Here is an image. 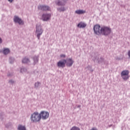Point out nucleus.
<instances>
[{
    "label": "nucleus",
    "mask_w": 130,
    "mask_h": 130,
    "mask_svg": "<svg viewBox=\"0 0 130 130\" xmlns=\"http://www.w3.org/2000/svg\"><path fill=\"white\" fill-rule=\"evenodd\" d=\"M128 56L130 58V50H129V51H128Z\"/></svg>",
    "instance_id": "nucleus-28"
},
{
    "label": "nucleus",
    "mask_w": 130,
    "mask_h": 130,
    "mask_svg": "<svg viewBox=\"0 0 130 130\" xmlns=\"http://www.w3.org/2000/svg\"><path fill=\"white\" fill-rule=\"evenodd\" d=\"M8 77H11L12 76L10 73H8L7 74Z\"/></svg>",
    "instance_id": "nucleus-29"
},
{
    "label": "nucleus",
    "mask_w": 130,
    "mask_h": 130,
    "mask_svg": "<svg viewBox=\"0 0 130 130\" xmlns=\"http://www.w3.org/2000/svg\"><path fill=\"white\" fill-rule=\"evenodd\" d=\"M9 83L10 84H11L12 85H13V84H14V83H15V81H14V80H10L9 81Z\"/></svg>",
    "instance_id": "nucleus-22"
},
{
    "label": "nucleus",
    "mask_w": 130,
    "mask_h": 130,
    "mask_svg": "<svg viewBox=\"0 0 130 130\" xmlns=\"http://www.w3.org/2000/svg\"><path fill=\"white\" fill-rule=\"evenodd\" d=\"M3 43V40L0 38V44H2Z\"/></svg>",
    "instance_id": "nucleus-27"
},
{
    "label": "nucleus",
    "mask_w": 130,
    "mask_h": 130,
    "mask_svg": "<svg viewBox=\"0 0 130 130\" xmlns=\"http://www.w3.org/2000/svg\"><path fill=\"white\" fill-rule=\"evenodd\" d=\"M41 119V113L38 112H34V121H40Z\"/></svg>",
    "instance_id": "nucleus-8"
},
{
    "label": "nucleus",
    "mask_w": 130,
    "mask_h": 130,
    "mask_svg": "<svg viewBox=\"0 0 130 130\" xmlns=\"http://www.w3.org/2000/svg\"><path fill=\"white\" fill-rule=\"evenodd\" d=\"M66 59H63V60H59V61L57 62V67H58L59 68H64V67H66Z\"/></svg>",
    "instance_id": "nucleus-9"
},
{
    "label": "nucleus",
    "mask_w": 130,
    "mask_h": 130,
    "mask_svg": "<svg viewBox=\"0 0 130 130\" xmlns=\"http://www.w3.org/2000/svg\"><path fill=\"white\" fill-rule=\"evenodd\" d=\"M2 52L5 55H7V54L10 53V49L9 48H4Z\"/></svg>",
    "instance_id": "nucleus-14"
},
{
    "label": "nucleus",
    "mask_w": 130,
    "mask_h": 130,
    "mask_svg": "<svg viewBox=\"0 0 130 130\" xmlns=\"http://www.w3.org/2000/svg\"><path fill=\"white\" fill-rule=\"evenodd\" d=\"M129 71H123V72H122L121 73V76L123 80L126 81L129 78Z\"/></svg>",
    "instance_id": "nucleus-4"
},
{
    "label": "nucleus",
    "mask_w": 130,
    "mask_h": 130,
    "mask_svg": "<svg viewBox=\"0 0 130 130\" xmlns=\"http://www.w3.org/2000/svg\"><path fill=\"white\" fill-rule=\"evenodd\" d=\"M40 116L41 119L42 118V119H47L49 116V113L48 111H41Z\"/></svg>",
    "instance_id": "nucleus-6"
},
{
    "label": "nucleus",
    "mask_w": 130,
    "mask_h": 130,
    "mask_svg": "<svg viewBox=\"0 0 130 130\" xmlns=\"http://www.w3.org/2000/svg\"><path fill=\"white\" fill-rule=\"evenodd\" d=\"M15 60V59L13 58V57H10L9 58V62L10 63H13L14 62V61Z\"/></svg>",
    "instance_id": "nucleus-19"
},
{
    "label": "nucleus",
    "mask_w": 130,
    "mask_h": 130,
    "mask_svg": "<svg viewBox=\"0 0 130 130\" xmlns=\"http://www.w3.org/2000/svg\"><path fill=\"white\" fill-rule=\"evenodd\" d=\"M22 63H30V59L27 57H25L22 60Z\"/></svg>",
    "instance_id": "nucleus-12"
},
{
    "label": "nucleus",
    "mask_w": 130,
    "mask_h": 130,
    "mask_svg": "<svg viewBox=\"0 0 130 130\" xmlns=\"http://www.w3.org/2000/svg\"><path fill=\"white\" fill-rule=\"evenodd\" d=\"M13 21L15 24H19V25H23L24 24V21L22 20V19L17 16H14Z\"/></svg>",
    "instance_id": "nucleus-5"
},
{
    "label": "nucleus",
    "mask_w": 130,
    "mask_h": 130,
    "mask_svg": "<svg viewBox=\"0 0 130 130\" xmlns=\"http://www.w3.org/2000/svg\"><path fill=\"white\" fill-rule=\"evenodd\" d=\"M13 1H14V0H8V2H9L10 3H13Z\"/></svg>",
    "instance_id": "nucleus-26"
},
{
    "label": "nucleus",
    "mask_w": 130,
    "mask_h": 130,
    "mask_svg": "<svg viewBox=\"0 0 130 130\" xmlns=\"http://www.w3.org/2000/svg\"><path fill=\"white\" fill-rule=\"evenodd\" d=\"M51 13H44V14H42V19L43 21H48L51 19Z\"/></svg>",
    "instance_id": "nucleus-7"
},
{
    "label": "nucleus",
    "mask_w": 130,
    "mask_h": 130,
    "mask_svg": "<svg viewBox=\"0 0 130 130\" xmlns=\"http://www.w3.org/2000/svg\"><path fill=\"white\" fill-rule=\"evenodd\" d=\"M57 5H58V6H64V3H61V2H60V1H58Z\"/></svg>",
    "instance_id": "nucleus-20"
},
{
    "label": "nucleus",
    "mask_w": 130,
    "mask_h": 130,
    "mask_svg": "<svg viewBox=\"0 0 130 130\" xmlns=\"http://www.w3.org/2000/svg\"><path fill=\"white\" fill-rule=\"evenodd\" d=\"M90 130H98L96 127H92Z\"/></svg>",
    "instance_id": "nucleus-25"
},
{
    "label": "nucleus",
    "mask_w": 130,
    "mask_h": 130,
    "mask_svg": "<svg viewBox=\"0 0 130 130\" xmlns=\"http://www.w3.org/2000/svg\"><path fill=\"white\" fill-rule=\"evenodd\" d=\"M38 60H39L38 58H37V59L36 60V62H38Z\"/></svg>",
    "instance_id": "nucleus-31"
},
{
    "label": "nucleus",
    "mask_w": 130,
    "mask_h": 130,
    "mask_svg": "<svg viewBox=\"0 0 130 130\" xmlns=\"http://www.w3.org/2000/svg\"><path fill=\"white\" fill-rule=\"evenodd\" d=\"M75 13L78 15H82V14H85L86 11L85 10H82V9H78V10H76Z\"/></svg>",
    "instance_id": "nucleus-13"
},
{
    "label": "nucleus",
    "mask_w": 130,
    "mask_h": 130,
    "mask_svg": "<svg viewBox=\"0 0 130 130\" xmlns=\"http://www.w3.org/2000/svg\"><path fill=\"white\" fill-rule=\"evenodd\" d=\"M30 119H31V121H33V115H32V114H31Z\"/></svg>",
    "instance_id": "nucleus-24"
},
{
    "label": "nucleus",
    "mask_w": 130,
    "mask_h": 130,
    "mask_svg": "<svg viewBox=\"0 0 130 130\" xmlns=\"http://www.w3.org/2000/svg\"><path fill=\"white\" fill-rule=\"evenodd\" d=\"M39 85H40V83L39 82H37L35 84V87H39Z\"/></svg>",
    "instance_id": "nucleus-21"
},
{
    "label": "nucleus",
    "mask_w": 130,
    "mask_h": 130,
    "mask_svg": "<svg viewBox=\"0 0 130 130\" xmlns=\"http://www.w3.org/2000/svg\"><path fill=\"white\" fill-rule=\"evenodd\" d=\"M3 115H1V117H0V119H2V120H3Z\"/></svg>",
    "instance_id": "nucleus-30"
},
{
    "label": "nucleus",
    "mask_w": 130,
    "mask_h": 130,
    "mask_svg": "<svg viewBox=\"0 0 130 130\" xmlns=\"http://www.w3.org/2000/svg\"><path fill=\"white\" fill-rule=\"evenodd\" d=\"M27 72V69L25 67H22L20 69V73H26Z\"/></svg>",
    "instance_id": "nucleus-17"
},
{
    "label": "nucleus",
    "mask_w": 130,
    "mask_h": 130,
    "mask_svg": "<svg viewBox=\"0 0 130 130\" xmlns=\"http://www.w3.org/2000/svg\"><path fill=\"white\" fill-rule=\"evenodd\" d=\"M93 30L94 31V33L97 35H102V28H101L100 25H95Z\"/></svg>",
    "instance_id": "nucleus-3"
},
{
    "label": "nucleus",
    "mask_w": 130,
    "mask_h": 130,
    "mask_svg": "<svg viewBox=\"0 0 130 130\" xmlns=\"http://www.w3.org/2000/svg\"><path fill=\"white\" fill-rule=\"evenodd\" d=\"M18 130H26V127L22 125H19L18 127Z\"/></svg>",
    "instance_id": "nucleus-16"
},
{
    "label": "nucleus",
    "mask_w": 130,
    "mask_h": 130,
    "mask_svg": "<svg viewBox=\"0 0 130 130\" xmlns=\"http://www.w3.org/2000/svg\"><path fill=\"white\" fill-rule=\"evenodd\" d=\"M43 31L41 26H40V25H37V31H36V34L38 39H40V36L42 35Z\"/></svg>",
    "instance_id": "nucleus-1"
},
{
    "label": "nucleus",
    "mask_w": 130,
    "mask_h": 130,
    "mask_svg": "<svg viewBox=\"0 0 130 130\" xmlns=\"http://www.w3.org/2000/svg\"><path fill=\"white\" fill-rule=\"evenodd\" d=\"M86 26V24L85 23L81 22L79 24H78V27L79 28H85Z\"/></svg>",
    "instance_id": "nucleus-15"
},
{
    "label": "nucleus",
    "mask_w": 130,
    "mask_h": 130,
    "mask_svg": "<svg viewBox=\"0 0 130 130\" xmlns=\"http://www.w3.org/2000/svg\"><path fill=\"white\" fill-rule=\"evenodd\" d=\"M66 64L67 67H72L74 63V60H73L72 58H69L67 59V60H66Z\"/></svg>",
    "instance_id": "nucleus-11"
},
{
    "label": "nucleus",
    "mask_w": 130,
    "mask_h": 130,
    "mask_svg": "<svg viewBox=\"0 0 130 130\" xmlns=\"http://www.w3.org/2000/svg\"><path fill=\"white\" fill-rule=\"evenodd\" d=\"M66 55L65 54H61L60 55V57H63L65 58Z\"/></svg>",
    "instance_id": "nucleus-23"
},
{
    "label": "nucleus",
    "mask_w": 130,
    "mask_h": 130,
    "mask_svg": "<svg viewBox=\"0 0 130 130\" xmlns=\"http://www.w3.org/2000/svg\"><path fill=\"white\" fill-rule=\"evenodd\" d=\"M111 32V29L109 27H102V35H109Z\"/></svg>",
    "instance_id": "nucleus-2"
},
{
    "label": "nucleus",
    "mask_w": 130,
    "mask_h": 130,
    "mask_svg": "<svg viewBox=\"0 0 130 130\" xmlns=\"http://www.w3.org/2000/svg\"><path fill=\"white\" fill-rule=\"evenodd\" d=\"M70 130H81L78 126H72Z\"/></svg>",
    "instance_id": "nucleus-18"
},
{
    "label": "nucleus",
    "mask_w": 130,
    "mask_h": 130,
    "mask_svg": "<svg viewBox=\"0 0 130 130\" xmlns=\"http://www.w3.org/2000/svg\"><path fill=\"white\" fill-rule=\"evenodd\" d=\"M38 9L42 11H50V10L49 6H47V5H39Z\"/></svg>",
    "instance_id": "nucleus-10"
}]
</instances>
